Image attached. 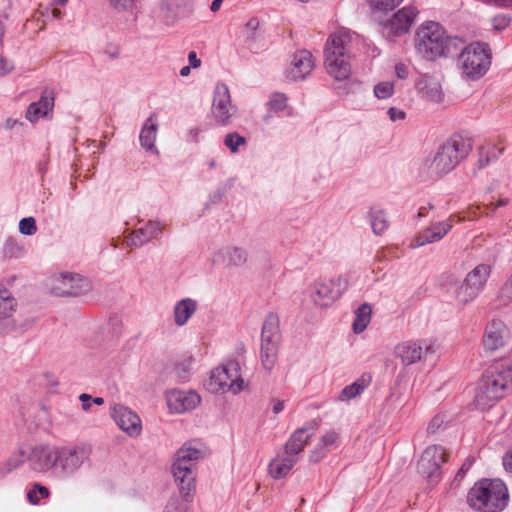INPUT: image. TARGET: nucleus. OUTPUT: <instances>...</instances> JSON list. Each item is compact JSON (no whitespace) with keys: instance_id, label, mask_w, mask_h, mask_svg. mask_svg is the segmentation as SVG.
Listing matches in <instances>:
<instances>
[{"instance_id":"1","label":"nucleus","mask_w":512,"mask_h":512,"mask_svg":"<svg viewBox=\"0 0 512 512\" xmlns=\"http://www.w3.org/2000/svg\"><path fill=\"white\" fill-rule=\"evenodd\" d=\"M91 453V447L86 444H41L31 449L28 462L35 472H50L60 479H68L89 460Z\"/></svg>"},{"instance_id":"2","label":"nucleus","mask_w":512,"mask_h":512,"mask_svg":"<svg viewBox=\"0 0 512 512\" xmlns=\"http://www.w3.org/2000/svg\"><path fill=\"white\" fill-rule=\"evenodd\" d=\"M204 456V446L196 441H188L176 451L171 473L181 498L171 496L163 512H189L187 503L193 501L196 492L197 462Z\"/></svg>"},{"instance_id":"3","label":"nucleus","mask_w":512,"mask_h":512,"mask_svg":"<svg viewBox=\"0 0 512 512\" xmlns=\"http://www.w3.org/2000/svg\"><path fill=\"white\" fill-rule=\"evenodd\" d=\"M471 151V139L455 134L438 148L433 159L425 162L421 173L429 180H437L453 171Z\"/></svg>"},{"instance_id":"4","label":"nucleus","mask_w":512,"mask_h":512,"mask_svg":"<svg viewBox=\"0 0 512 512\" xmlns=\"http://www.w3.org/2000/svg\"><path fill=\"white\" fill-rule=\"evenodd\" d=\"M466 502L476 512H502L509 503L508 488L500 479L483 478L469 489Z\"/></svg>"},{"instance_id":"5","label":"nucleus","mask_w":512,"mask_h":512,"mask_svg":"<svg viewBox=\"0 0 512 512\" xmlns=\"http://www.w3.org/2000/svg\"><path fill=\"white\" fill-rule=\"evenodd\" d=\"M512 386V368L503 363L491 365L483 374L475 395L478 407H491Z\"/></svg>"},{"instance_id":"6","label":"nucleus","mask_w":512,"mask_h":512,"mask_svg":"<svg viewBox=\"0 0 512 512\" xmlns=\"http://www.w3.org/2000/svg\"><path fill=\"white\" fill-rule=\"evenodd\" d=\"M350 37L346 33H335L328 38L324 50L327 73L336 80H344L351 72L349 56Z\"/></svg>"},{"instance_id":"7","label":"nucleus","mask_w":512,"mask_h":512,"mask_svg":"<svg viewBox=\"0 0 512 512\" xmlns=\"http://www.w3.org/2000/svg\"><path fill=\"white\" fill-rule=\"evenodd\" d=\"M491 58L488 44L475 42L467 45L458 57L462 76L471 81L482 78L491 66Z\"/></svg>"},{"instance_id":"8","label":"nucleus","mask_w":512,"mask_h":512,"mask_svg":"<svg viewBox=\"0 0 512 512\" xmlns=\"http://www.w3.org/2000/svg\"><path fill=\"white\" fill-rule=\"evenodd\" d=\"M280 341V319L271 312L266 316L261 330L260 360L267 371H271L277 362Z\"/></svg>"},{"instance_id":"9","label":"nucleus","mask_w":512,"mask_h":512,"mask_svg":"<svg viewBox=\"0 0 512 512\" xmlns=\"http://www.w3.org/2000/svg\"><path fill=\"white\" fill-rule=\"evenodd\" d=\"M492 266L481 263L469 271L454 294L458 306L464 307L474 301L484 290L491 275Z\"/></svg>"},{"instance_id":"10","label":"nucleus","mask_w":512,"mask_h":512,"mask_svg":"<svg viewBox=\"0 0 512 512\" xmlns=\"http://www.w3.org/2000/svg\"><path fill=\"white\" fill-rule=\"evenodd\" d=\"M445 30L437 22H426L416 33V51L427 60H435L443 55Z\"/></svg>"},{"instance_id":"11","label":"nucleus","mask_w":512,"mask_h":512,"mask_svg":"<svg viewBox=\"0 0 512 512\" xmlns=\"http://www.w3.org/2000/svg\"><path fill=\"white\" fill-rule=\"evenodd\" d=\"M240 365L238 361L231 360L226 365L219 366L212 370L208 389L211 392L231 391L238 393L242 390L244 381L240 376Z\"/></svg>"},{"instance_id":"12","label":"nucleus","mask_w":512,"mask_h":512,"mask_svg":"<svg viewBox=\"0 0 512 512\" xmlns=\"http://www.w3.org/2000/svg\"><path fill=\"white\" fill-rule=\"evenodd\" d=\"M418 15L414 6H405L398 10L391 19L382 23V35L388 41H395L396 38L408 33Z\"/></svg>"},{"instance_id":"13","label":"nucleus","mask_w":512,"mask_h":512,"mask_svg":"<svg viewBox=\"0 0 512 512\" xmlns=\"http://www.w3.org/2000/svg\"><path fill=\"white\" fill-rule=\"evenodd\" d=\"M237 108L231 103L229 88L224 83H217L214 89L211 114L216 124L228 126Z\"/></svg>"},{"instance_id":"14","label":"nucleus","mask_w":512,"mask_h":512,"mask_svg":"<svg viewBox=\"0 0 512 512\" xmlns=\"http://www.w3.org/2000/svg\"><path fill=\"white\" fill-rule=\"evenodd\" d=\"M91 290V283L88 279L73 273H62L54 279L51 291L58 297H78Z\"/></svg>"},{"instance_id":"15","label":"nucleus","mask_w":512,"mask_h":512,"mask_svg":"<svg viewBox=\"0 0 512 512\" xmlns=\"http://www.w3.org/2000/svg\"><path fill=\"white\" fill-rule=\"evenodd\" d=\"M348 288V281L342 277L315 283L313 301L319 307H327L339 299Z\"/></svg>"},{"instance_id":"16","label":"nucleus","mask_w":512,"mask_h":512,"mask_svg":"<svg viewBox=\"0 0 512 512\" xmlns=\"http://www.w3.org/2000/svg\"><path fill=\"white\" fill-rule=\"evenodd\" d=\"M446 461L447 455L444 447L432 445L424 450L418 462V470L427 478L432 479L440 475L441 465Z\"/></svg>"},{"instance_id":"17","label":"nucleus","mask_w":512,"mask_h":512,"mask_svg":"<svg viewBox=\"0 0 512 512\" xmlns=\"http://www.w3.org/2000/svg\"><path fill=\"white\" fill-rule=\"evenodd\" d=\"M112 417L117 426L131 437H137L142 432L140 417L126 406L115 405L112 409Z\"/></svg>"},{"instance_id":"18","label":"nucleus","mask_w":512,"mask_h":512,"mask_svg":"<svg viewBox=\"0 0 512 512\" xmlns=\"http://www.w3.org/2000/svg\"><path fill=\"white\" fill-rule=\"evenodd\" d=\"M249 259L248 251L243 247L224 246L212 257L213 264L223 265L225 268H239L246 265Z\"/></svg>"},{"instance_id":"19","label":"nucleus","mask_w":512,"mask_h":512,"mask_svg":"<svg viewBox=\"0 0 512 512\" xmlns=\"http://www.w3.org/2000/svg\"><path fill=\"white\" fill-rule=\"evenodd\" d=\"M55 102V93L50 88H45L36 102H32L27 110L25 117L31 123H36L41 118H49L53 113Z\"/></svg>"},{"instance_id":"20","label":"nucleus","mask_w":512,"mask_h":512,"mask_svg":"<svg viewBox=\"0 0 512 512\" xmlns=\"http://www.w3.org/2000/svg\"><path fill=\"white\" fill-rule=\"evenodd\" d=\"M313 69L314 60L311 52L300 50L293 55L291 65L286 71V77L292 81H301L304 80Z\"/></svg>"},{"instance_id":"21","label":"nucleus","mask_w":512,"mask_h":512,"mask_svg":"<svg viewBox=\"0 0 512 512\" xmlns=\"http://www.w3.org/2000/svg\"><path fill=\"white\" fill-rule=\"evenodd\" d=\"M509 338V330L501 320L490 321L485 329L483 345L486 350L495 351L503 347Z\"/></svg>"},{"instance_id":"22","label":"nucleus","mask_w":512,"mask_h":512,"mask_svg":"<svg viewBox=\"0 0 512 512\" xmlns=\"http://www.w3.org/2000/svg\"><path fill=\"white\" fill-rule=\"evenodd\" d=\"M317 428L315 421L307 422L303 427L294 431L284 446L285 454L294 457L303 451L305 446L309 443L311 436Z\"/></svg>"},{"instance_id":"23","label":"nucleus","mask_w":512,"mask_h":512,"mask_svg":"<svg viewBox=\"0 0 512 512\" xmlns=\"http://www.w3.org/2000/svg\"><path fill=\"white\" fill-rule=\"evenodd\" d=\"M17 301L11 292L0 286V319L6 320L0 324V335H6L16 329L14 320H9L12 314L16 311Z\"/></svg>"},{"instance_id":"24","label":"nucleus","mask_w":512,"mask_h":512,"mask_svg":"<svg viewBox=\"0 0 512 512\" xmlns=\"http://www.w3.org/2000/svg\"><path fill=\"white\" fill-rule=\"evenodd\" d=\"M200 396L194 391L171 390L167 394V403L171 411L183 413L194 409L200 403Z\"/></svg>"},{"instance_id":"25","label":"nucleus","mask_w":512,"mask_h":512,"mask_svg":"<svg viewBox=\"0 0 512 512\" xmlns=\"http://www.w3.org/2000/svg\"><path fill=\"white\" fill-rule=\"evenodd\" d=\"M162 232V226L157 221H148L144 227L134 230L126 240L130 247H141L152 239H156Z\"/></svg>"},{"instance_id":"26","label":"nucleus","mask_w":512,"mask_h":512,"mask_svg":"<svg viewBox=\"0 0 512 512\" xmlns=\"http://www.w3.org/2000/svg\"><path fill=\"white\" fill-rule=\"evenodd\" d=\"M395 355L401 359L404 365L408 366L420 361L424 355V350L418 342L406 341L395 347Z\"/></svg>"},{"instance_id":"27","label":"nucleus","mask_w":512,"mask_h":512,"mask_svg":"<svg viewBox=\"0 0 512 512\" xmlns=\"http://www.w3.org/2000/svg\"><path fill=\"white\" fill-rule=\"evenodd\" d=\"M197 310V302L191 298L178 301L174 306V322L177 326L185 325Z\"/></svg>"},{"instance_id":"28","label":"nucleus","mask_w":512,"mask_h":512,"mask_svg":"<svg viewBox=\"0 0 512 512\" xmlns=\"http://www.w3.org/2000/svg\"><path fill=\"white\" fill-rule=\"evenodd\" d=\"M298 462V457L285 454L282 458L273 459L269 464V473L275 479L285 477L294 465Z\"/></svg>"},{"instance_id":"29","label":"nucleus","mask_w":512,"mask_h":512,"mask_svg":"<svg viewBox=\"0 0 512 512\" xmlns=\"http://www.w3.org/2000/svg\"><path fill=\"white\" fill-rule=\"evenodd\" d=\"M156 117L155 113H153L144 123L139 140L142 148H144L147 151H152L155 148V140L157 136V130L158 126L153 121Z\"/></svg>"},{"instance_id":"30","label":"nucleus","mask_w":512,"mask_h":512,"mask_svg":"<svg viewBox=\"0 0 512 512\" xmlns=\"http://www.w3.org/2000/svg\"><path fill=\"white\" fill-rule=\"evenodd\" d=\"M368 215L374 234L382 235L389 227L386 212L379 207H371Z\"/></svg>"},{"instance_id":"31","label":"nucleus","mask_w":512,"mask_h":512,"mask_svg":"<svg viewBox=\"0 0 512 512\" xmlns=\"http://www.w3.org/2000/svg\"><path fill=\"white\" fill-rule=\"evenodd\" d=\"M403 0H366L370 12L375 17H382L395 10Z\"/></svg>"},{"instance_id":"32","label":"nucleus","mask_w":512,"mask_h":512,"mask_svg":"<svg viewBox=\"0 0 512 512\" xmlns=\"http://www.w3.org/2000/svg\"><path fill=\"white\" fill-rule=\"evenodd\" d=\"M503 149L493 144L483 146L479 150L478 165L479 168H484L489 164L498 160L502 155Z\"/></svg>"},{"instance_id":"33","label":"nucleus","mask_w":512,"mask_h":512,"mask_svg":"<svg viewBox=\"0 0 512 512\" xmlns=\"http://www.w3.org/2000/svg\"><path fill=\"white\" fill-rule=\"evenodd\" d=\"M372 308L369 304H362L355 311V319L353 321V331L355 333L363 332L371 320Z\"/></svg>"},{"instance_id":"34","label":"nucleus","mask_w":512,"mask_h":512,"mask_svg":"<svg viewBox=\"0 0 512 512\" xmlns=\"http://www.w3.org/2000/svg\"><path fill=\"white\" fill-rule=\"evenodd\" d=\"M443 55L445 57H459L462 50L467 46L464 41L457 36H447L445 34L443 39Z\"/></svg>"},{"instance_id":"35","label":"nucleus","mask_w":512,"mask_h":512,"mask_svg":"<svg viewBox=\"0 0 512 512\" xmlns=\"http://www.w3.org/2000/svg\"><path fill=\"white\" fill-rule=\"evenodd\" d=\"M367 387V382L364 379H358L350 385H347L342 389L338 396V400L342 402H348L351 399L359 396L364 389Z\"/></svg>"},{"instance_id":"36","label":"nucleus","mask_w":512,"mask_h":512,"mask_svg":"<svg viewBox=\"0 0 512 512\" xmlns=\"http://www.w3.org/2000/svg\"><path fill=\"white\" fill-rule=\"evenodd\" d=\"M50 495V490L46 486L34 483L27 493V499L32 505H38L41 499H48Z\"/></svg>"},{"instance_id":"37","label":"nucleus","mask_w":512,"mask_h":512,"mask_svg":"<svg viewBox=\"0 0 512 512\" xmlns=\"http://www.w3.org/2000/svg\"><path fill=\"white\" fill-rule=\"evenodd\" d=\"M441 239L435 236L432 231L429 228H426L422 232H420L415 238L413 239L411 246L413 248H418L421 246H424L426 244L438 242Z\"/></svg>"},{"instance_id":"38","label":"nucleus","mask_w":512,"mask_h":512,"mask_svg":"<svg viewBox=\"0 0 512 512\" xmlns=\"http://www.w3.org/2000/svg\"><path fill=\"white\" fill-rule=\"evenodd\" d=\"M245 144V137L236 132L228 133L224 138V145L229 148L232 153L238 152L239 147Z\"/></svg>"},{"instance_id":"39","label":"nucleus","mask_w":512,"mask_h":512,"mask_svg":"<svg viewBox=\"0 0 512 512\" xmlns=\"http://www.w3.org/2000/svg\"><path fill=\"white\" fill-rule=\"evenodd\" d=\"M497 299L501 305H507L512 302V274L500 288Z\"/></svg>"},{"instance_id":"40","label":"nucleus","mask_w":512,"mask_h":512,"mask_svg":"<svg viewBox=\"0 0 512 512\" xmlns=\"http://www.w3.org/2000/svg\"><path fill=\"white\" fill-rule=\"evenodd\" d=\"M394 92V85L391 82H381L374 87V94L379 99H387Z\"/></svg>"},{"instance_id":"41","label":"nucleus","mask_w":512,"mask_h":512,"mask_svg":"<svg viewBox=\"0 0 512 512\" xmlns=\"http://www.w3.org/2000/svg\"><path fill=\"white\" fill-rule=\"evenodd\" d=\"M19 231L23 235H33L37 231L36 221L33 217H26L19 222Z\"/></svg>"},{"instance_id":"42","label":"nucleus","mask_w":512,"mask_h":512,"mask_svg":"<svg viewBox=\"0 0 512 512\" xmlns=\"http://www.w3.org/2000/svg\"><path fill=\"white\" fill-rule=\"evenodd\" d=\"M432 233L440 239H443L445 235L451 230L452 224L448 221H440L431 224L428 227Z\"/></svg>"},{"instance_id":"43","label":"nucleus","mask_w":512,"mask_h":512,"mask_svg":"<svg viewBox=\"0 0 512 512\" xmlns=\"http://www.w3.org/2000/svg\"><path fill=\"white\" fill-rule=\"evenodd\" d=\"M269 105L272 110L282 111L286 108L287 97L283 93H273L269 100Z\"/></svg>"},{"instance_id":"44","label":"nucleus","mask_w":512,"mask_h":512,"mask_svg":"<svg viewBox=\"0 0 512 512\" xmlns=\"http://www.w3.org/2000/svg\"><path fill=\"white\" fill-rule=\"evenodd\" d=\"M260 26V21L257 18H251L245 25L244 34L246 40L253 41L256 39V32Z\"/></svg>"},{"instance_id":"45","label":"nucleus","mask_w":512,"mask_h":512,"mask_svg":"<svg viewBox=\"0 0 512 512\" xmlns=\"http://www.w3.org/2000/svg\"><path fill=\"white\" fill-rule=\"evenodd\" d=\"M190 364V360L176 364L174 371L180 381L186 382L188 380L191 371Z\"/></svg>"},{"instance_id":"46","label":"nucleus","mask_w":512,"mask_h":512,"mask_svg":"<svg viewBox=\"0 0 512 512\" xmlns=\"http://www.w3.org/2000/svg\"><path fill=\"white\" fill-rule=\"evenodd\" d=\"M338 440V434L335 431L326 432L320 439L318 446L323 449H330Z\"/></svg>"},{"instance_id":"47","label":"nucleus","mask_w":512,"mask_h":512,"mask_svg":"<svg viewBox=\"0 0 512 512\" xmlns=\"http://www.w3.org/2000/svg\"><path fill=\"white\" fill-rule=\"evenodd\" d=\"M511 22L509 14H498L492 18V26L497 31L506 29Z\"/></svg>"},{"instance_id":"48","label":"nucleus","mask_w":512,"mask_h":512,"mask_svg":"<svg viewBox=\"0 0 512 512\" xmlns=\"http://www.w3.org/2000/svg\"><path fill=\"white\" fill-rule=\"evenodd\" d=\"M445 416L444 415H436L432 418V420L429 422L427 427L428 433H435L437 432L442 425L444 424Z\"/></svg>"},{"instance_id":"49","label":"nucleus","mask_w":512,"mask_h":512,"mask_svg":"<svg viewBox=\"0 0 512 512\" xmlns=\"http://www.w3.org/2000/svg\"><path fill=\"white\" fill-rule=\"evenodd\" d=\"M14 69V64L11 60L7 59L5 56L0 55V76H5L12 72Z\"/></svg>"},{"instance_id":"50","label":"nucleus","mask_w":512,"mask_h":512,"mask_svg":"<svg viewBox=\"0 0 512 512\" xmlns=\"http://www.w3.org/2000/svg\"><path fill=\"white\" fill-rule=\"evenodd\" d=\"M112 7L118 11H126L132 7L133 0H109Z\"/></svg>"},{"instance_id":"51","label":"nucleus","mask_w":512,"mask_h":512,"mask_svg":"<svg viewBox=\"0 0 512 512\" xmlns=\"http://www.w3.org/2000/svg\"><path fill=\"white\" fill-rule=\"evenodd\" d=\"M387 114L389 115L391 121L402 120L406 115L404 111L394 107L389 108Z\"/></svg>"},{"instance_id":"52","label":"nucleus","mask_w":512,"mask_h":512,"mask_svg":"<svg viewBox=\"0 0 512 512\" xmlns=\"http://www.w3.org/2000/svg\"><path fill=\"white\" fill-rule=\"evenodd\" d=\"M395 73L399 79H405L408 76V67L403 63L395 65Z\"/></svg>"},{"instance_id":"53","label":"nucleus","mask_w":512,"mask_h":512,"mask_svg":"<svg viewBox=\"0 0 512 512\" xmlns=\"http://www.w3.org/2000/svg\"><path fill=\"white\" fill-rule=\"evenodd\" d=\"M14 250H19V247L17 245L16 240L12 237H9L5 242V251L6 253H10L11 255H13Z\"/></svg>"},{"instance_id":"54","label":"nucleus","mask_w":512,"mask_h":512,"mask_svg":"<svg viewBox=\"0 0 512 512\" xmlns=\"http://www.w3.org/2000/svg\"><path fill=\"white\" fill-rule=\"evenodd\" d=\"M189 66L193 68H198L201 65V60L197 57L195 51H190L188 54Z\"/></svg>"},{"instance_id":"55","label":"nucleus","mask_w":512,"mask_h":512,"mask_svg":"<svg viewBox=\"0 0 512 512\" xmlns=\"http://www.w3.org/2000/svg\"><path fill=\"white\" fill-rule=\"evenodd\" d=\"M503 466L506 471L512 473V450L503 456Z\"/></svg>"},{"instance_id":"56","label":"nucleus","mask_w":512,"mask_h":512,"mask_svg":"<svg viewBox=\"0 0 512 512\" xmlns=\"http://www.w3.org/2000/svg\"><path fill=\"white\" fill-rule=\"evenodd\" d=\"M322 450H323V448H320L318 446L314 451H312V453L310 455V461L316 463V462H319L320 460H322L324 457V453Z\"/></svg>"},{"instance_id":"57","label":"nucleus","mask_w":512,"mask_h":512,"mask_svg":"<svg viewBox=\"0 0 512 512\" xmlns=\"http://www.w3.org/2000/svg\"><path fill=\"white\" fill-rule=\"evenodd\" d=\"M80 401L82 402L83 410H88L91 407L92 396L86 393H83L79 396Z\"/></svg>"},{"instance_id":"58","label":"nucleus","mask_w":512,"mask_h":512,"mask_svg":"<svg viewBox=\"0 0 512 512\" xmlns=\"http://www.w3.org/2000/svg\"><path fill=\"white\" fill-rule=\"evenodd\" d=\"M284 409V401L280 399L273 400V413L278 414Z\"/></svg>"},{"instance_id":"59","label":"nucleus","mask_w":512,"mask_h":512,"mask_svg":"<svg viewBox=\"0 0 512 512\" xmlns=\"http://www.w3.org/2000/svg\"><path fill=\"white\" fill-rule=\"evenodd\" d=\"M21 463H22V460H20V459H18V460H14V459L8 460L7 463H6L7 472H10V471L16 469Z\"/></svg>"},{"instance_id":"60","label":"nucleus","mask_w":512,"mask_h":512,"mask_svg":"<svg viewBox=\"0 0 512 512\" xmlns=\"http://www.w3.org/2000/svg\"><path fill=\"white\" fill-rule=\"evenodd\" d=\"M508 204H509V199L508 198H501L500 200H498L496 202V204H492L493 210H496L499 207H504V206H506Z\"/></svg>"},{"instance_id":"61","label":"nucleus","mask_w":512,"mask_h":512,"mask_svg":"<svg viewBox=\"0 0 512 512\" xmlns=\"http://www.w3.org/2000/svg\"><path fill=\"white\" fill-rule=\"evenodd\" d=\"M498 6L504 7V8H511L512 7V0H495Z\"/></svg>"},{"instance_id":"62","label":"nucleus","mask_w":512,"mask_h":512,"mask_svg":"<svg viewBox=\"0 0 512 512\" xmlns=\"http://www.w3.org/2000/svg\"><path fill=\"white\" fill-rule=\"evenodd\" d=\"M222 2H223V0H213L211 7H210L211 11L217 12L220 9Z\"/></svg>"},{"instance_id":"63","label":"nucleus","mask_w":512,"mask_h":512,"mask_svg":"<svg viewBox=\"0 0 512 512\" xmlns=\"http://www.w3.org/2000/svg\"><path fill=\"white\" fill-rule=\"evenodd\" d=\"M472 466V460L467 459L461 466L460 470L461 472H467Z\"/></svg>"},{"instance_id":"64","label":"nucleus","mask_w":512,"mask_h":512,"mask_svg":"<svg viewBox=\"0 0 512 512\" xmlns=\"http://www.w3.org/2000/svg\"><path fill=\"white\" fill-rule=\"evenodd\" d=\"M18 123H19L18 120L12 119V118H8L6 120L5 126H6L7 129H12Z\"/></svg>"}]
</instances>
